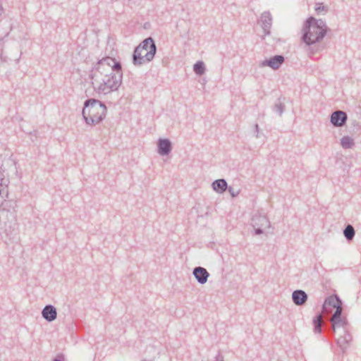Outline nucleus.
Segmentation results:
<instances>
[{"label": "nucleus", "instance_id": "23", "mask_svg": "<svg viewBox=\"0 0 361 361\" xmlns=\"http://www.w3.org/2000/svg\"><path fill=\"white\" fill-rule=\"evenodd\" d=\"M227 189L232 197H235L239 195L240 190L232 186H229L228 188L227 187Z\"/></svg>", "mask_w": 361, "mask_h": 361}, {"label": "nucleus", "instance_id": "18", "mask_svg": "<svg viewBox=\"0 0 361 361\" xmlns=\"http://www.w3.org/2000/svg\"><path fill=\"white\" fill-rule=\"evenodd\" d=\"M355 231L354 227L348 224L343 230V235L348 241H351L355 236Z\"/></svg>", "mask_w": 361, "mask_h": 361}, {"label": "nucleus", "instance_id": "20", "mask_svg": "<svg viewBox=\"0 0 361 361\" xmlns=\"http://www.w3.org/2000/svg\"><path fill=\"white\" fill-rule=\"evenodd\" d=\"M341 145L344 149H350L352 148L354 145V140L349 136H344L341 140Z\"/></svg>", "mask_w": 361, "mask_h": 361}, {"label": "nucleus", "instance_id": "9", "mask_svg": "<svg viewBox=\"0 0 361 361\" xmlns=\"http://www.w3.org/2000/svg\"><path fill=\"white\" fill-rule=\"evenodd\" d=\"M157 152L161 156L169 155L172 150V142L168 138H159L157 140Z\"/></svg>", "mask_w": 361, "mask_h": 361}, {"label": "nucleus", "instance_id": "27", "mask_svg": "<svg viewBox=\"0 0 361 361\" xmlns=\"http://www.w3.org/2000/svg\"><path fill=\"white\" fill-rule=\"evenodd\" d=\"M1 13H2V6L0 4V16L1 15Z\"/></svg>", "mask_w": 361, "mask_h": 361}, {"label": "nucleus", "instance_id": "7", "mask_svg": "<svg viewBox=\"0 0 361 361\" xmlns=\"http://www.w3.org/2000/svg\"><path fill=\"white\" fill-rule=\"evenodd\" d=\"M342 305V301L337 295H332L327 297L322 305V312L329 313L333 309L338 307Z\"/></svg>", "mask_w": 361, "mask_h": 361}, {"label": "nucleus", "instance_id": "6", "mask_svg": "<svg viewBox=\"0 0 361 361\" xmlns=\"http://www.w3.org/2000/svg\"><path fill=\"white\" fill-rule=\"evenodd\" d=\"M8 180L5 179L4 171L0 168V210H6L8 197Z\"/></svg>", "mask_w": 361, "mask_h": 361}, {"label": "nucleus", "instance_id": "17", "mask_svg": "<svg viewBox=\"0 0 361 361\" xmlns=\"http://www.w3.org/2000/svg\"><path fill=\"white\" fill-rule=\"evenodd\" d=\"M212 188L219 193H223L227 189V182L225 179H218L212 183Z\"/></svg>", "mask_w": 361, "mask_h": 361}, {"label": "nucleus", "instance_id": "26", "mask_svg": "<svg viewBox=\"0 0 361 361\" xmlns=\"http://www.w3.org/2000/svg\"><path fill=\"white\" fill-rule=\"evenodd\" d=\"M255 133H256L255 137H259V128L258 124H255Z\"/></svg>", "mask_w": 361, "mask_h": 361}, {"label": "nucleus", "instance_id": "19", "mask_svg": "<svg viewBox=\"0 0 361 361\" xmlns=\"http://www.w3.org/2000/svg\"><path fill=\"white\" fill-rule=\"evenodd\" d=\"M193 71L197 75H202L206 71L205 65L203 61H198L193 66Z\"/></svg>", "mask_w": 361, "mask_h": 361}, {"label": "nucleus", "instance_id": "3", "mask_svg": "<svg viewBox=\"0 0 361 361\" xmlns=\"http://www.w3.org/2000/svg\"><path fill=\"white\" fill-rule=\"evenodd\" d=\"M106 105L96 99H88L84 103L82 115L87 125L94 126L106 117Z\"/></svg>", "mask_w": 361, "mask_h": 361}, {"label": "nucleus", "instance_id": "24", "mask_svg": "<svg viewBox=\"0 0 361 361\" xmlns=\"http://www.w3.org/2000/svg\"><path fill=\"white\" fill-rule=\"evenodd\" d=\"M335 312H334L332 317H342L343 313V304L339 305L338 307L335 308Z\"/></svg>", "mask_w": 361, "mask_h": 361}, {"label": "nucleus", "instance_id": "10", "mask_svg": "<svg viewBox=\"0 0 361 361\" xmlns=\"http://www.w3.org/2000/svg\"><path fill=\"white\" fill-rule=\"evenodd\" d=\"M348 116L343 111L337 110L331 115V122L336 127H341L345 124Z\"/></svg>", "mask_w": 361, "mask_h": 361}, {"label": "nucleus", "instance_id": "21", "mask_svg": "<svg viewBox=\"0 0 361 361\" xmlns=\"http://www.w3.org/2000/svg\"><path fill=\"white\" fill-rule=\"evenodd\" d=\"M274 110L281 116L285 110V104L281 101L280 99L277 100L274 106Z\"/></svg>", "mask_w": 361, "mask_h": 361}, {"label": "nucleus", "instance_id": "14", "mask_svg": "<svg viewBox=\"0 0 361 361\" xmlns=\"http://www.w3.org/2000/svg\"><path fill=\"white\" fill-rule=\"evenodd\" d=\"M308 295L302 290H294L292 293V300L298 306L304 305L307 301Z\"/></svg>", "mask_w": 361, "mask_h": 361}, {"label": "nucleus", "instance_id": "13", "mask_svg": "<svg viewBox=\"0 0 361 361\" xmlns=\"http://www.w3.org/2000/svg\"><path fill=\"white\" fill-rule=\"evenodd\" d=\"M284 62V57L282 55H275L269 59L262 62V66H267L274 70H277Z\"/></svg>", "mask_w": 361, "mask_h": 361}, {"label": "nucleus", "instance_id": "11", "mask_svg": "<svg viewBox=\"0 0 361 361\" xmlns=\"http://www.w3.org/2000/svg\"><path fill=\"white\" fill-rule=\"evenodd\" d=\"M192 274L197 282L200 284L206 283L209 276V274L207 269L202 267H195Z\"/></svg>", "mask_w": 361, "mask_h": 361}, {"label": "nucleus", "instance_id": "22", "mask_svg": "<svg viewBox=\"0 0 361 361\" xmlns=\"http://www.w3.org/2000/svg\"><path fill=\"white\" fill-rule=\"evenodd\" d=\"M314 9L317 14H324L328 11V7L322 3H316Z\"/></svg>", "mask_w": 361, "mask_h": 361}, {"label": "nucleus", "instance_id": "1", "mask_svg": "<svg viewBox=\"0 0 361 361\" xmlns=\"http://www.w3.org/2000/svg\"><path fill=\"white\" fill-rule=\"evenodd\" d=\"M90 78L94 90L97 92L106 94L116 91L122 83L121 63L114 58L104 57L94 65Z\"/></svg>", "mask_w": 361, "mask_h": 361}, {"label": "nucleus", "instance_id": "16", "mask_svg": "<svg viewBox=\"0 0 361 361\" xmlns=\"http://www.w3.org/2000/svg\"><path fill=\"white\" fill-rule=\"evenodd\" d=\"M313 332L314 334L321 335L323 331V316L321 312H318L312 319Z\"/></svg>", "mask_w": 361, "mask_h": 361}, {"label": "nucleus", "instance_id": "5", "mask_svg": "<svg viewBox=\"0 0 361 361\" xmlns=\"http://www.w3.org/2000/svg\"><path fill=\"white\" fill-rule=\"evenodd\" d=\"M252 226L255 228V234L260 235L266 228L271 226L270 221L262 210L257 211L252 218Z\"/></svg>", "mask_w": 361, "mask_h": 361}, {"label": "nucleus", "instance_id": "2", "mask_svg": "<svg viewBox=\"0 0 361 361\" xmlns=\"http://www.w3.org/2000/svg\"><path fill=\"white\" fill-rule=\"evenodd\" d=\"M328 30L326 23L322 19L317 20L311 16L305 21L301 39L305 43L310 56L324 49L321 42Z\"/></svg>", "mask_w": 361, "mask_h": 361}, {"label": "nucleus", "instance_id": "12", "mask_svg": "<svg viewBox=\"0 0 361 361\" xmlns=\"http://www.w3.org/2000/svg\"><path fill=\"white\" fill-rule=\"evenodd\" d=\"M331 328L328 330V332L331 335H334L336 332V329L338 327H344L348 322L345 317H331Z\"/></svg>", "mask_w": 361, "mask_h": 361}, {"label": "nucleus", "instance_id": "15", "mask_svg": "<svg viewBox=\"0 0 361 361\" xmlns=\"http://www.w3.org/2000/svg\"><path fill=\"white\" fill-rule=\"evenodd\" d=\"M42 316L47 322H53L57 317L56 307L51 305H47L42 311Z\"/></svg>", "mask_w": 361, "mask_h": 361}, {"label": "nucleus", "instance_id": "25", "mask_svg": "<svg viewBox=\"0 0 361 361\" xmlns=\"http://www.w3.org/2000/svg\"><path fill=\"white\" fill-rule=\"evenodd\" d=\"M65 355L62 353L58 354L52 361H65Z\"/></svg>", "mask_w": 361, "mask_h": 361}, {"label": "nucleus", "instance_id": "4", "mask_svg": "<svg viewBox=\"0 0 361 361\" xmlns=\"http://www.w3.org/2000/svg\"><path fill=\"white\" fill-rule=\"evenodd\" d=\"M157 52V46L154 40L151 37L144 39L137 47L133 54V63L135 66H140L149 63L154 59Z\"/></svg>", "mask_w": 361, "mask_h": 361}, {"label": "nucleus", "instance_id": "8", "mask_svg": "<svg viewBox=\"0 0 361 361\" xmlns=\"http://www.w3.org/2000/svg\"><path fill=\"white\" fill-rule=\"evenodd\" d=\"M264 35H269L271 33V27L272 25V16L269 11H264L261 14L260 18L258 20Z\"/></svg>", "mask_w": 361, "mask_h": 361}]
</instances>
